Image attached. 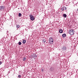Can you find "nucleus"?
<instances>
[{
	"label": "nucleus",
	"instance_id": "nucleus-5",
	"mask_svg": "<svg viewBox=\"0 0 78 78\" xmlns=\"http://www.w3.org/2000/svg\"><path fill=\"white\" fill-rule=\"evenodd\" d=\"M5 6H0V10L2 9H5Z\"/></svg>",
	"mask_w": 78,
	"mask_h": 78
},
{
	"label": "nucleus",
	"instance_id": "nucleus-6",
	"mask_svg": "<svg viewBox=\"0 0 78 78\" xmlns=\"http://www.w3.org/2000/svg\"><path fill=\"white\" fill-rule=\"evenodd\" d=\"M62 49L63 50H67V48L65 46H63L62 48Z\"/></svg>",
	"mask_w": 78,
	"mask_h": 78
},
{
	"label": "nucleus",
	"instance_id": "nucleus-13",
	"mask_svg": "<svg viewBox=\"0 0 78 78\" xmlns=\"http://www.w3.org/2000/svg\"><path fill=\"white\" fill-rule=\"evenodd\" d=\"M27 60V58L25 57H24L23 59V61H26Z\"/></svg>",
	"mask_w": 78,
	"mask_h": 78
},
{
	"label": "nucleus",
	"instance_id": "nucleus-16",
	"mask_svg": "<svg viewBox=\"0 0 78 78\" xmlns=\"http://www.w3.org/2000/svg\"><path fill=\"white\" fill-rule=\"evenodd\" d=\"M43 42H46V41L45 40H43Z\"/></svg>",
	"mask_w": 78,
	"mask_h": 78
},
{
	"label": "nucleus",
	"instance_id": "nucleus-17",
	"mask_svg": "<svg viewBox=\"0 0 78 78\" xmlns=\"http://www.w3.org/2000/svg\"><path fill=\"white\" fill-rule=\"evenodd\" d=\"M18 77L19 78H21V76H20V75H19L18 76Z\"/></svg>",
	"mask_w": 78,
	"mask_h": 78
},
{
	"label": "nucleus",
	"instance_id": "nucleus-1",
	"mask_svg": "<svg viewBox=\"0 0 78 78\" xmlns=\"http://www.w3.org/2000/svg\"><path fill=\"white\" fill-rule=\"evenodd\" d=\"M49 43L50 44H52L53 43V39L51 37L49 38Z\"/></svg>",
	"mask_w": 78,
	"mask_h": 78
},
{
	"label": "nucleus",
	"instance_id": "nucleus-14",
	"mask_svg": "<svg viewBox=\"0 0 78 78\" xmlns=\"http://www.w3.org/2000/svg\"><path fill=\"white\" fill-rule=\"evenodd\" d=\"M19 17H21V16H22V14H21L20 13H19Z\"/></svg>",
	"mask_w": 78,
	"mask_h": 78
},
{
	"label": "nucleus",
	"instance_id": "nucleus-15",
	"mask_svg": "<svg viewBox=\"0 0 78 78\" xmlns=\"http://www.w3.org/2000/svg\"><path fill=\"white\" fill-rule=\"evenodd\" d=\"M19 45H20L22 44V43L21 42H19L18 43Z\"/></svg>",
	"mask_w": 78,
	"mask_h": 78
},
{
	"label": "nucleus",
	"instance_id": "nucleus-18",
	"mask_svg": "<svg viewBox=\"0 0 78 78\" xmlns=\"http://www.w3.org/2000/svg\"><path fill=\"white\" fill-rule=\"evenodd\" d=\"M2 64V61H0V65H1Z\"/></svg>",
	"mask_w": 78,
	"mask_h": 78
},
{
	"label": "nucleus",
	"instance_id": "nucleus-10",
	"mask_svg": "<svg viewBox=\"0 0 78 78\" xmlns=\"http://www.w3.org/2000/svg\"><path fill=\"white\" fill-rule=\"evenodd\" d=\"M51 71H53V70H54V68H53V67H51Z\"/></svg>",
	"mask_w": 78,
	"mask_h": 78
},
{
	"label": "nucleus",
	"instance_id": "nucleus-12",
	"mask_svg": "<svg viewBox=\"0 0 78 78\" xmlns=\"http://www.w3.org/2000/svg\"><path fill=\"white\" fill-rule=\"evenodd\" d=\"M25 42H26V40H23V44H25Z\"/></svg>",
	"mask_w": 78,
	"mask_h": 78
},
{
	"label": "nucleus",
	"instance_id": "nucleus-3",
	"mask_svg": "<svg viewBox=\"0 0 78 78\" xmlns=\"http://www.w3.org/2000/svg\"><path fill=\"white\" fill-rule=\"evenodd\" d=\"M30 19L31 20H34V17L33 15H30Z\"/></svg>",
	"mask_w": 78,
	"mask_h": 78
},
{
	"label": "nucleus",
	"instance_id": "nucleus-9",
	"mask_svg": "<svg viewBox=\"0 0 78 78\" xmlns=\"http://www.w3.org/2000/svg\"><path fill=\"white\" fill-rule=\"evenodd\" d=\"M62 32H63V30H59V32L60 33H62Z\"/></svg>",
	"mask_w": 78,
	"mask_h": 78
},
{
	"label": "nucleus",
	"instance_id": "nucleus-4",
	"mask_svg": "<svg viewBox=\"0 0 78 78\" xmlns=\"http://www.w3.org/2000/svg\"><path fill=\"white\" fill-rule=\"evenodd\" d=\"M61 9L62 11H63L64 10H66V9H67V8L66 7H62Z\"/></svg>",
	"mask_w": 78,
	"mask_h": 78
},
{
	"label": "nucleus",
	"instance_id": "nucleus-20",
	"mask_svg": "<svg viewBox=\"0 0 78 78\" xmlns=\"http://www.w3.org/2000/svg\"><path fill=\"white\" fill-rule=\"evenodd\" d=\"M42 71H43V69L41 70Z\"/></svg>",
	"mask_w": 78,
	"mask_h": 78
},
{
	"label": "nucleus",
	"instance_id": "nucleus-7",
	"mask_svg": "<svg viewBox=\"0 0 78 78\" xmlns=\"http://www.w3.org/2000/svg\"><path fill=\"white\" fill-rule=\"evenodd\" d=\"M63 17L66 18L67 17V15H66V14H63Z\"/></svg>",
	"mask_w": 78,
	"mask_h": 78
},
{
	"label": "nucleus",
	"instance_id": "nucleus-8",
	"mask_svg": "<svg viewBox=\"0 0 78 78\" xmlns=\"http://www.w3.org/2000/svg\"><path fill=\"white\" fill-rule=\"evenodd\" d=\"M62 37H66V34H62Z\"/></svg>",
	"mask_w": 78,
	"mask_h": 78
},
{
	"label": "nucleus",
	"instance_id": "nucleus-19",
	"mask_svg": "<svg viewBox=\"0 0 78 78\" xmlns=\"http://www.w3.org/2000/svg\"><path fill=\"white\" fill-rule=\"evenodd\" d=\"M77 12H78V9L77 10Z\"/></svg>",
	"mask_w": 78,
	"mask_h": 78
},
{
	"label": "nucleus",
	"instance_id": "nucleus-2",
	"mask_svg": "<svg viewBox=\"0 0 78 78\" xmlns=\"http://www.w3.org/2000/svg\"><path fill=\"white\" fill-rule=\"evenodd\" d=\"M69 34H70L71 35H73L74 34L73 30L71 29L70 30H69Z\"/></svg>",
	"mask_w": 78,
	"mask_h": 78
},
{
	"label": "nucleus",
	"instance_id": "nucleus-11",
	"mask_svg": "<svg viewBox=\"0 0 78 78\" xmlns=\"http://www.w3.org/2000/svg\"><path fill=\"white\" fill-rule=\"evenodd\" d=\"M16 27L18 28H19L20 27V26L19 25H17L16 26Z\"/></svg>",
	"mask_w": 78,
	"mask_h": 78
}]
</instances>
